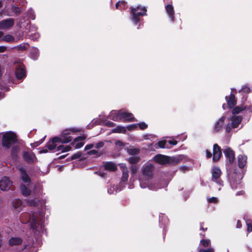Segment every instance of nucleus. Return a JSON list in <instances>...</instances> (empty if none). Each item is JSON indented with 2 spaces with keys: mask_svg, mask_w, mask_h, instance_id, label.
I'll use <instances>...</instances> for the list:
<instances>
[{
  "mask_svg": "<svg viewBox=\"0 0 252 252\" xmlns=\"http://www.w3.org/2000/svg\"><path fill=\"white\" fill-rule=\"evenodd\" d=\"M79 130L75 128L66 129L63 130L59 136H55L50 139L45 146L40 151V153H47L48 151H53L55 149L57 143L66 144L71 142L72 137L71 134L79 132Z\"/></svg>",
  "mask_w": 252,
  "mask_h": 252,
  "instance_id": "nucleus-1",
  "label": "nucleus"
},
{
  "mask_svg": "<svg viewBox=\"0 0 252 252\" xmlns=\"http://www.w3.org/2000/svg\"><path fill=\"white\" fill-rule=\"evenodd\" d=\"M131 20L135 25H137L140 21V17L147 15V9L144 6H137L136 7L130 8Z\"/></svg>",
  "mask_w": 252,
  "mask_h": 252,
  "instance_id": "nucleus-2",
  "label": "nucleus"
},
{
  "mask_svg": "<svg viewBox=\"0 0 252 252\" xmlns=\"http://www.w3.org/2000/svg\"><path fill=\"white\" fill-rule=\"evenodd\" d=\"M17 141V136L16 134L12 131H8L3 134L1 144L3 147L9 149Z\"/></svg>",
  "mask_w": 252,
  "mask_h": 252,
  "instance_id": "nucleus-3",
  "label": "nucleus"
},
{
  "mask_svg": "<svg viewBox=\"0 0 252 252\" xmlns=\"http://www.w3.org/2000/svg\"><path fill=\"white\" fill-rule=\"evenodd\" d=\"M242 120L243 118L240 116L232 117L231 118V123H228L226 126V132L229 133L232 128H235L238 127L239 125L242 122Z\"/></svg>",
  "mask_w": 252,
  "mask_h": 252,
  "instance_id": "nucleus-4",
  "label": "nucleus"
},
{
  "mask_svg": "<svg viewBox=\"0 0 252 252\" xmlns=\"http://www.w3.org/2000/svg\"><path fill=\"white\" fill-rule=\"evenodd\" d=\"M221 171L220 168L214 167L212 170V181L216 182L219 186H223V182L220 179Z\"/></svg>",
  "mask_w": 252,
  "mask_h": 252,
  "instance_id": "nucleus-5",
  "label": "nucleus"
},
{
  "mask_svg": "<svg viewBox=\"0 0 252 252\" xmlns=\"http://www.w3.org/2000/svg\"><path fill=\"white\" fill-rule=\"evenodd\" d=\"M229 179L232 189H237L241 183L238 174L235 172H233L230 175Z\"/></svg>",
  "mask_w": 252,
  "mask_h": 252,
  "instance_id": "nucleus-6",
  "label": "nucleus"
},
{
  "mask_svg": "<svg viewBox=\"0 0 252 252\" xmlns=\"http://www.w3.org/2000/svg\"><path fill=\"white\" fill-rule=\"evenodd\" d=\"M244 110H247L249 112H252V105H245L243 103L240 105H235V106L233 108L232 113L233 115H235L239 114Z\"/></svg>",
  "mask_w": 252,
  "mask_h": 252,
  "instance_id": "nucleus-7",
  "label": "nucleus"
},
{
  "mask_svg": "<svg viewBox=\"0 0 252 252\" xmlns=\"http://www.w3.org/2000/svg\"><path fill=\"white\" fill-rule=\"evenodd\" d=\"M23 158L28 164H33L35 162L36 157L35 155L32 152L24 151L23 152Z\"/></svg>",
  "mask_w": 252,
  "mask_h": 252,
  "instance_id": "nucleus-8",
  "label": "nucleus"
},
{
  "mask_svg": "<svg viewBox=\"0 0 252 252\" xmlns=\"http://www.w3.org/2000/svg\"><path fill=\"white\" fill-rule=\"evenodd\" d=\"M119 116L121 117V121L125 123L135 121V118L132 113L125 112L123 110H120Z\"/></svg>",
  "mask_w": 252,
  "mask_h": 252,
  "instance_id": "nucleus-9",
  "label": "nucleus"
},
{
  "mask_svg": "<svg viewBox=\"0 0 252 252\" xmlns=\"http://www.w3.org/2000/svg\"><path fill=\"white\" fill-rule=\"evenodd\" d=\"M12 182L7 177H3L0 181V189L3 191L9 190L12 186Z\"/></svg>",
  "mask_w": 252,
  "mask_h": 252,
  "instance_id": "nucleus-10",
  "label": "nucleus"
},
{
  "mask_svg": "<svg viewBox=\"0 0 252 252\" xmlns=\"http://www.w3.org/2000/svg\"><path fill=\"white\" fill-rule=\"evenodd\" d=\"M213 160L214 162L218 161L222 156L221 148L218 144L213 145Z\"/></svg>",
  "mask_w": 252,
  "mask_h": 252,
  "instance_id": "nucleus-11",
  "label": "nucleus"
},
{
  "mask_svg": "<svg viewBox=\"0 0 252 252\" xmlns=\"http://www.w3.org/2000/svg\"><path fill=\"white\" fill-rule=\"evenodd\" d=\"M154 159L156 163L161 165H165L169 163L170 158L168 156L158 154L154 157Z\"/></svg>",
  "mask_w": 252,
  "mask_h": 252,
  "instance_id": "nucleus-12",
  "label": "nucleus"
},
{
  "mask_svg": "<svg viewBox=\"0 0 252 252\" xmlns=\"http://www.w3.org/2000/svg\"><path fill=\"white\" fill-rule=\"evenodd\" d=\"M224 155L230 164H232L235 159L234 152L229 147L223 150Z\"/></svg>",
  "mask_w": 252,
  "mask_h": 252,
  "instance_id": "nucleus-13",
  "label": "nucleus"
},
{
  "mask_svg": "<svg viewBox=\"0 0 252 252\" xmlns=\"http://www.w3.org/2000/svg\"><path fill=\"white\" fill-rule=\"evenodd\" d=\"M14 24V20L12 18H8L0 21V30L9 29Z\"/></svg>",
  "mask_w": 252,
  "mask_h": 252,
  "instance_id": "nucleus-14",
  "label": "nucleus"
},
{
  "mask_svg": "<svg viewBox=\"0 0 252 252\" xmlns=\"http://www.w3.org/2000/svg\"><path fill=\"white\" fill-rule=\"evenodd\" d=\"M225 99L227 102V106L229 109H232L237 104V99L234 94L231 93L227 96H226Z\"/></svg>",
  "mask_w": 252,
  "mask_h": 252,
  "instance_id": "nucleus-15",
  "label": "nucleus"
},
{
  "mask_svg": "<svg viewBox=\"0 0 252 252\" xmlns=\"http://www.w3.org/2000/svg\"><path fill=\"white\" fill-rule=\"evenodd\" d=\"M20 173V179L25 183L30 184L31 183V179L27 173L26 169L21 167L19 169Z\"/></svg>",
  "mask_w": 252,
  "mask_h": 252,
  "instance_id": "nucleus-16",
  "label": "nucleus"
},
{
  "mask_svg": "<svg viewBox=\"0 0 252 252\" xmlns=\"http://www.w3.org/2000/svg\"><path fill=\"white\" fill-rule=\"evenodd\" d=\"M166 12L172 22H175L174 10L172 4H168L165 6Z\"/></svg>",
  "mask_w": 252,
  "mask_h": 252,
  "instance_id": "nucleus-17",
  "label": "nucleus"
},
{
  "mask_svg": "<svg viewBox=\"0 0 252 252\" xmlns=\"http://www.w3.org/2000/svg\"><path fill=\"white\" fill-rule=\"evenodd\" d=\"M23 239L19 237H12L8 240V245L13 247L21 245Z\"/></svg>",
  "mask_w": 252,
  "mask_h": 252,
  "instance_id": "nucleus-18",
  "label": "nucleus"
},
{
  "mask_svg": "<svg viewBox=\"0 0 252 252\" xmlns=\"http://www.w3.org/2000/svg\"><path fill=\"white\" fill-rule=\"evenodd\" d=\"M251 92V89L248 86L245 85L242 87L241 89L239 91L238 93H240L242 95V101L244 102L246 101L247 99V94Z\"/></svg>",
  "mask_w": 252,
  "mask_h": 252,
  "instance_id": "nucleus-19",
  "label": "nucleus"
},
{
  "mask_svg": "<svg viewBox=\"0 0 252 252\" xmlns=\"http://www.w3.org/2000/svg\"><path fill=\"white\" fill-rule=\"evenodd\" d=\"M247 157L245 155H240L238 157V165L240 168H243L246 163Z\"/></svg>",
  "mask_w": 252,
  "mask_h": 252,
  "instance_id": "nucleus-20",
  "label": "nucleus"
},
{
  "mask_svg": "<svg viewBox=\"0 0 252 252\" xmlns=\"http://www.w3.org/2000/svg\"><path fill=\"white\" fill-rule=\"evenodd\" d=\"M225 119V116H222L216 123L214 127V130L216 132H219L222 128Z\"/></svg>",
  "mask_w": 252,
  "mask_h": 252,
  "instance_id": "nucleus-21",
  "label": "nucleus"
},
{
  "mask_svg": "<svg viewBox=\"0 0 252 252\" xmlns=\"http://www.w3.org/2000/svg\"><path fill=\"white\" fill-rule=\"evenodd\" d=\"M29 56L32 59L37 60L39 56V50L36 47H32L30 50Z\"/></svg>",
  "mask_w": 252,
  "mask_h": 252,
  "instance_id": "nucleus-22",
  "label": "nucleus"
},
{
  "mask_svg": "<svg viewBox=\"0 0 252 252\" xmlns=\"http://www.w3.org/2000/svg\"><path fill=\"white\" fill-rule=\"evenodd\" d=\"M15 75L18 80L22 79L26 76V71L25 69L21 67H18L15 71Z\"/></svg>",
  "mask_w": 252,
  "mask_h": 252,
  "instance_id": "nucleus-23",
  "label": "nucleus"
},
{
  "mask_svg": "<svg viewBox=\"0 0 252 252\" xmlns=\"http://www.w3.org/2000/svg\"><path fill=\"white\" fill-rule=\"evenodd\" d=\"M154 167L152 165H148L145 166L143 171V174L149 177H151L153 175Z\"/></svg>",
  "mask_w": 252,
  "mask_h": 252,
  "instance_id": "nucleus-24",
  "label": "nucleus"
},
{
  "mask_svg": "<svg viewBox=\"0 0 252 252\" xmlns=\"http://www.w3.org/2000/svg\"><path fill=\"white\" fill-rule=\"evenodd\" d=\"M104 167L105 170L110 171L114 172L117 170V166L112 162H106L104 164Z\"/></svg>",
  "mask_w": 252,
  "mask_h": 252,
  "instance_id": "nucleus-25",
  "label": "nucleus"
},
{
  "mask_svg": "<svg viewBox=\"0 0 252 252\" xmlns=\"http://www.w3.org/2000/svg\"><path fill=\"white\" fill-rule=\"evenodd\" d=\"M121 168L123 172L121 180L124 182H126L128 177V171L127 168L126 166V165H122L121 166Z\"/></svg>",
  "mask_w": 252,
  "mask_h": 252,
  "instance_id": "nucleus-26",
  "label": "nucleus"
},
{
  "mask_svg": "<svg viewBox=\"0 0 252 252\" xmlns=\"http://www.w3.org/2000/svg\"><path fill=\"white\" fill-rule=\"evenodd\" d=\"M120 110L119 111H112L110 115V118L114 121H121V117L119 116Z\"/></svg>",
  "mask_w": 252,
  "mask_h": 252,
  "instance_id": "nucleus-27",
  "label": "nucleus"
},
{
  "mask_svg": "<svg viewBox=\"0 0 252 252\" xmlns=\"http://www.w3.org/2000/svg\"><path fill=\"white\" fill-rule=\"evenodd\" d=\"M20 146L18 145H14L12 147L11 150V156L12 158L16 159L18 157V154L20 151Z\"/></svg>",
  "mask_w": 252,
  "mask_h": 252,
  "instance_id": "nucleus-28",
  "label": "nucleus"
},
{
  "mask_svg": "<svg viewBox=\"0 0 252 252\" xmlns=\"http://www.w3.org/2000/svg\"><path fill=\"white\" fill-rule=\"evenodd\" d=\"M11 204H12L13 207L15 209H18V212H20L21 211V210H22L21 206H22V201L21 199H14L12 201Z\"/></svg>",
  "mask_w": 252,
  "mask_h": 252,
  "instance_id": "nucleus-29",
  "label": "nucleus"
},
{
  "mask_svg": "<svg viewBox=\"0 0 252 252\" xmlns=\"http://www.w3.org/2000/svg\"><path fill=\"white\" fill-rule=\"evenodd\" d=\"M20 189L22 194L25 196H28L31 195V190L25 185L22 184L20 187Z\"/></svg>",
  "mask_w": 252,
  "mask_h": 252,
  "instance_id": "nucleus-30",
  "label": "nucleus"
},
{
  "mask_svg": "<svg viewBox=\"0 0 252 252\" xmlns=\"http://www.w3.org/2000/svg\"><path fill=\"white\" fill-rule=\"evenodd\" d=\"M56 148L57 151H61L63 153L70 151L72 149L71 146L70 145H61L58 147L57 146Z\"/></svg>",
  "mask_w": 252,
  "mask_h": 252,
  "instance_id": "nucleus-31",
  "label": "nucleus"
},
{
  "mask_svg": "<svg viewBox=\"0 0 252 252\" xmlns=\"http://www.w3.org/2000/svg\"><path fill=\"white\" fill-rule=\"evenodd\" d=\"M127 2L125 0H119L116 3V8L117 9L123 10L126 8Z\"/></svg>",
  "mask_w": 252,
  "mask_h": 252,
  "instance_id": "nucleus-32",
  "label": "nucleus"
},
{
  "mask_svg": "<svg viewBox=\"0 0 252 252\" xmlns=\"http://www.w3.org/2000/svg\"><path fill=\"white\" fill-rule=\"evenodd\" d=\"M113 133H126V128L122 126H118L112 130Z\"/></svg>",
  "mask_w": 252,
  "mask_h": 252,
  "instance_id": "nucleus-33",
  "label": "nucleus"
},
{
  "mask_svg": "<svg viewBox=\"0 0 252 252\" xmlns=\"http://www.w3.org/2000/svg\"><path fill=\"white\" fill-rule=\"evenodd\" d=\"M30 46V45L28 43H23L20 44V45L16 46L15 47L18 51H25L28 49V47Z\"/></svg>",
  "mask_w": 252,
  "mask_h": 252,
  "instance_id": "nucleus-34",
  "label": "nucleus"
},
{
  "mask_svg": "<svg viewBox=\"0 0 252 252\" xmlns=\"http://www.w3.org/2000/svg\"><path fill=\"white\" fill-rule=\"evenodd\" d=\"M140 160V158L139 156L131 157L128 159L129 163L133 165L139 162Z\"/></svg>",
  "mask_w": 252,
  "mask_h": 252,
  "instance_id": "nucleus-35",
  "label": "nucleus"
},
{
  "mask_svg": "<svg viewBox=\"0 0 252 252\" xmlns=\"http://www.w3.org/2000/svg\"><path fill=\"white\" fill-rule=\"evenodd\" d=\"M169 162L168 163L172 164V165H177L179 164L181 159L178 157H169Z\"/></svg>",
  "mask_w": 252,
  "mask_h": 252,
  "instance_id": "nucleus-36",
  "label": "nucleus"
},
{
  "mask_svg": "<svg viewBox=\"0 0 252 252\" xmlns=\"http://www.w3.org/2000/svg\"><path fill=\"white\" fill-rule=\"evenodd\" d=\"M127 153L129 155L135 156L140 153V150L138 148H130L127 150Z\"/></svg>",
  "mask_w": 252,
  "mask_h": 252,
  "instance_id": "nucleus-37",
  "label": "nucleus"
},
{
  "mask_svg": "<svg viewBox=\"0 0 252 252\" xmlns=\"http://www.w3.org/2000/svg\"><path fill=\"white\" fill-rule=\"evenodd\" d=\"M37 220L35 216H32L31 222H30V225L31 228L33 230H36L37 228Z\"/></svg>",
  "mask_w": 252,
  "mask_h": 252,
  "instance_id": "nucleus-38",
  "label": "nucleus"
},
{
  "mask_svg": "<svg viewBox=\"0 0 252 252\" xmlns=\"http://www.w3.org/2000/svg\"><path fill=\"white\" fill-rule=\"evenodd\" d=\"M14 36L10 34H6L3 37L2 40L7 42H13L14 41Z\"/></svg>",
  "mask_w": 252,
  "mask_h": 252,
  "instance_id": "nucleus-39",
  "label": "nucleus"
},
{
  "mask_svg": "<svg viewBox=\"0 0 252 252\" xmlns=\"http://www.w3.org/2000/svg\"><path fill=\"white\" fill-rule=\"evenodd\" d=\"M200 244L204 247H208L211 245V241L209 239H203L200 241Z\"/></svg>",
  "mask_w": 252,
  "mask_h": 252,
  "instance_id": "nucleus-40",
  "label": "nucleus"
},
{
  "mask_svg": "<svg viewBox=\"0 0 252 252\" xmlns=\"http://www.w3.org/2000/svg\"><path fill=\"white\" fill-rule=\"evenodd\" d=\"M246 224L247 226V231L248 233H250L252 231V220H246Z\"/></svg>",
  "mask_w": 252,
  "mask_h": 252,
  "instance_id": "nucleus-41",
  "label": "nucleus"
},
{
  "mask_svg": "<svg viewBox=\"0 0 252 252\" xmlns=\"http://www.w3.org/2000/svg\"><path fill=\"white\" fill-rule=\"evenodd\" d=\"M12 11L17 15L20 14L21 13V8L18 6H12Z\"/></svg>",
  "mask_w": 252,
  "mask_h": 252,
  "instance_id": "nucleus-42",
  "label": "nucleus"
},
{
  "mask_svg": "<svg viewBox=\"0 0 252 252\" xmlns=\"http://www.w3.org/2000/svg\"><path fill=\"white\" fill-rule=\"evenodd\" d=\"M126 129H127L129 131H133L135 130L137 128V124H131L127 126L126 127Z\"/></svg>",
  "mask_w": 252,
  "mask_h": 252,
  "instance_id": "nucleus-43",
  "label": "nucleus"
},
{
  "mask_svg": "<svg viewBox=\"0 0 252 252\" xmlns=\"http://www.w3.org/2000/svg\"><path fill=\"white\" fill-rule=\"evenodd\" d=\"M137 126H139V128L141 130H144L148 127V125L144 122H141L137 124Z\"/></svg>",
  "mask_w": 252,
  "mask_h": 252,
  "instance_id": "nucleus-44",
  "label": "nucleus"
},
{
  "mask_svg": "<svg viewBox=\"0 0 252 252\" xmlns=\"http://www.w3.org/2000/svg\"><path fill=\"white\" fill-rule=\"evenodd\" d=\"M81 153L80 152H77L72 155L70 157V160H74L78 159L81 157Z\"/></svg>",
  "mask_w": 252,
  "mask_h": 252,
  "instance_id": "nucleus-45",
  "label": "nucleus"
},
{
  "mask_svg": "<svg viewBox=\"0 0 252 252\" xmlns=\"http://www.w3.org/2000/svg\"><path fill=\"white\" fill-rule=\"evenodd\" d=\"M86 138H87L86 135H83L82 136H79L76 137L75 138H74V142H80V141H82L85 140Z\"/></svg>",
  "mask_w": 252,
  "mask_h": 252,
  "instance_id": "nucleus-46",
  "label": "nucleus"
},
{
  "mask_svg": "<svg viewBox=\"0 0 252 252\" xmlns=\"http://www.w3.org/2000/svg\"><path fill=\"white\" fill-rule=\"evenodd\" d=\"M28 203L31 206H37L38 205L37 201L35 199L29 200Z\"/></svg>",
  "mask_w": 252,
  "mask_h": 252,
  "instance_id": "nucleus-47",
  "label": "nucleus"
},
{
  "mask_svg": "<svg viewBox=\"0 0 252 252\" xmlns=\"http://www.w3.org/2000/svg\"><path fill=\"white\" fill-rule=\"evenodd\" d=\"M166 144V140H161L158 142V146L161 148H165V145Z\"/></svg>",
  "mask_w": 252,
  "mask_h": 252,
  "instance_id": "nucleus-48",
  "label": "nucleus"
},
{
  "mask_svg": "<svg viewBox=\"0 0 252 252\" xmlns=\"http://www.w3.org/2000/svg\"><path fill=\"white\" fill-rule=\"evenodd\" d=\"M130 171L132 175L135 174L137 171V167L136 165H132L130 167Z\"/></svg>",
  "mask_w": 252,
  "mask_h": 252,
  "instance_id": "nucleus-49",
  "label": "nucleus"
},
{
  "mask_svg": "<svg viewBox=\"0 0 252 252\" xmlns=\"http://www.w3.org/2000/svg\"><path fill=\"white\" fill-rule=\"evenodd\" d=\"M43 139H44V138L41 139L40 140H39L38 141L35 142L33 143H32L31 144L32 147H36L38 146L39 145H40L43 142Z\"/></svg>",
  "mask_w": 252,
  "mask_h": 252,
  "instance_id": "nucleus-50",
  "label": "nucleus"
},
{
  "mask_svg": "<svg viewBox=\"0 0 252 252\" xmlns=\"http://www.w3.org/2000/svg\"><path fill=\"white\" fill-rule=\"evenodd\" d=\"M208 202L210 203H216L218 202V199L215 197H212L208 198Z\"/></svg>",
  "mask_w": 252,
  "mask_h": 252,
  "instance_id": "nucleus-51",
  "label": "nucleus"
},
{
  "mask_svg": "<svg viewBox=\"0 0 252 252\" xmlns=\"http://www.w3.org/2000/svg\"><path fill=\"white\" fill-rule=\"evenodd\" d=\"M105 125L106 126L111 127L115 126H116V124L111 121H107L105 123Z\"/></svg>",
  "mask_w": 252,
  "mask_h": 252,
  "instance_id": "nucleus-52",
  "label": "nucleus"
},
{
  "mask_svg": "<svg viewBox=\"0 0 252 252\" xmlns=\"http://www.w3.org/2000/svg\"><path fill=\"white\" fill-rule=\"evenodd\" d=\"M199 252H214V250L212 248L207 249H201Z\"/></svg>",
  "mask_w": 252,
  "mask_h": 252,
  "instance_id": "nucleus-53",
  "label": "nucleus"
},
{
  "mask_svg": "<svg viewBox=\"0 0 252 252\" xmlns=\"http://www.w3.org/2000/svg\"><path fill=\"white\" fill-rule=\"evenodd\" d=\"M104 143L102 141H100L99 142H98L97 143H96V145H95V148L96 149H99L100 148H102L104 146Z\"/></svg>",
  "mask_w": 252,
  "mask_h": 252,
  "instance_id": "nucleus-54",
  "label": "nucleus"
},
{
  "mask_svg": "<svg viewBox=\"0 0 252 252\" xmlns=\"http://www.w3.org/2000/svg\"><path fill=\"white\" fill-rule=\"evenodd\" d=\"M84 143L83 142H80V143H77L75 146V149H80L81 148V147H83V146L84 145Z\"/></svg>",
  "mask_w": 252,
  "mask_h": 252,
  "instance_id": "nucleus-55",
  "label": "nucleus"
},
{
  "mask_svg": "<svg viewBox=\"0 0 252 252\" xmlns=\"http://www.w3.org/2000/svg\"><path fill=\"white\" fill-rule=\"evenodd\" d=\"M203 222H200V230L203 231L204 232L207 231L208 230L207 227H203Z\"/></svg>",
  "mask_w": 252,
  "mask_h": 252,
  "instance_id": "nucleus-56",
  "label": "nucleus"
},
{
  "mask_svg": "<svg viewBox=\"0 0 252 252\" xmlns=\"http://www.w3.org/2000/svg\"><path fill=\"white\" fill-rule=\"evenodd\" d=\"M94 146V144H90L87 145L85 147V150H88L92 149Z\"/></svg>",
  "mask_w": 252,
  "mask_h": 252,
  "instance_id": "nucleus-57",
  "label": "nucleus"
},
{
  "mask_svg": "<svg viewBox=\"0 0 252 252\" xmlns=\"http://www.w3.org/2000/svg\"><path fill=\"white\" fill-rule=\"evenodd\" d=\"M206 157L208 158H211L212 157V153L208 150H206Z\"/></svg>",
  "mask_w": 252,
  "mask_h": 252,
  "instance_id": "nucleus-58",
  "label": "nucleus"
},
{
  "mask_svg": "<svg viewBox=\"0 0 252 252\" xmlns=\"http://www.w3.org/2000/svg\"><path fill=\"white\" fill-rule=\"evenodd\" d=\"M7 47L4 46H0V53H3L6 51Z\"/></svg>",
  "mask_w": 252,
  "mask_h": 252,
  "instance_id": "nucleus-59",
  "label": "nucleus"
},
{
  "mask_svg": "<svg viewBox=\"0 0 252 252\" xmlns=\"http://www.w3.org/2000/svg\"><path fill=\"white\" fill-rule=\"evenodd\" d=\"M168 143L170 145H176L177 144L178 142H177V141H176L175 140H169Z\"/></svg>",
  "mask_w": 252,
  "mask_h": 252,
  "instance_id": "nucleus-60",
  "label": "nucleus"
},
{
  "mask_svg": "<svg viewBox=\"0 0 252 252\" xmlns=\"http://www.w3.org/2000/svg\"><path fill=\"white\" fill-rule=\"evenodd\" d=\"M242 226L241 222L240 220H237V224H236V227L237 228H240Z\"/></svg>",
  "mask_w": 252,
  "mask_h": 252,
  "instance_id": "nucleus-61",
  "label": "nucleus"
},
{
  "mask_svg": "<svg viewBox=\"0 0 252 252\" xmlns=\"http://www.w3.org/2000/svg\"><path fill=\"white\" fill-rule=\"evenodd\" d=\"M245 191L244 190H240V191H238L236 193V196H238V195H244L245 194Z\"/></svg>",
  "mask_w": 252,
  "mask_h": 252,
  "instance_id": "nucleus-62",
  "label": "nucleus"
},
{
  "mask_svg": "<svg viewBox=\"0 0 252 252\" xmlns=\"http://www.w3.org/2000/svg\"><path fill=\"white\" fill-rule=\"evenodd\" d=\"M97 153H98V152L96 150H92L88 153V154L89 155H95V154H96Z\"/></svg>",
  "mask_w": 252,
  "mask_h": 252,
  "instance_id": "nucleus-63",
  "label": "nucleus"
},
{
  "mask_svg": "<svg viewBox=\"0 0 252 252\" xmlns=\"http://www.w3.org/2000/svg\"><path fill=\"white\" fill-rule=\"evenodd\" d=\"M116 144L119 146H124L123 143L120 141H118L116 142Z\"/></svg>",
  "mask_w": 252,
  "mask_h": 252,
  "instance_id": "nucleus-64",
  "label": "nucleus"
}]
</instances>
